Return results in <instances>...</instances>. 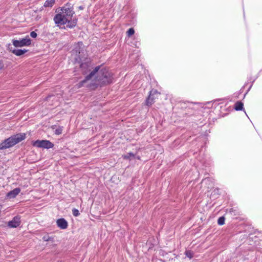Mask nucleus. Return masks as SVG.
<instances>
[{
    "mask_svg": "<svg viewBox=\"0 0 262 262\" xmlns=\"http://www.w3.org/2000/svg\"><path fill=\"white\" fill-rule=\"evenodd\" d=\"M20 192V189L19 188H16L13 190L10 191L7 194V197L9 199L15 198Z\"/></svg>",
    "mask_w": 262,
    "mask_h": 262,
    "instance_id": "11",
    "label": "nucleus"
},
{
    "mask_svg": "<svg viewBox=\"0 0 262 262\" xmlns=\"http://www.w3.org/2000/svg\"><path fill=\"white\" fill-rule=\"evenodd\" d=\"M27 52V50L26 49H14L12 51V53L16 56H21Z\"/></svg>",
    "mask_w": 262,
    "mask_h": 262,
    "instance_id": "12",
    "label": "nucleus"
},
{
    "mask_svg": "<svg viewBox=\"0 0 262 262\" xmlns=\"http://www.w3.org/2000/svg\"><path fill=\"white\" fill-rule=\"evenodd\" d=\"M20 223V217L18 216H16L14 217L12 220L8 222V225L11 228H16L19 226Z\"/></svg>",
    "mask_w": 262,
    "mask_h": 262,
    "instance_id": "9",
    "label": "nucleus"
},
{
    "mask_svg": "<svg viewBox=\"0 0 262 262\" xmlns=\"http://www.w3.org/2000/svg\"><path fill=\"white\" fill-rule=\"evenodd\" d=\"M130 45L132 47L138 48L140 43L137 38H133V41L130 42Z\"/></svg>",
    "mask_w": 262,
    "mask_h": 262,
    "instance_id": "14",
    "label": "nucleus"
},
{
    "mask_svg": "<svg viewBox=\"0 0 262 262\" xmlns=\"http://www.w3.org/2000/svg\"><path fill=\"white\" fill-rule=\"evenodd\" d=\"M217 223L220 225H223L225 224V218L223 216L220 217L217 221Z\"/></svg>",
    "mask_w": 262,
    "mask_h": 262,
    "instance_id": "19",
    "label": "nucleus"
},
{
    "mask_svg": "<svg viewBox=\"0 0 262 262\" xmlns=\"http://www.w3.org/2000/svg\"><path fill=\"white\" fill-rule=\"evenodd\" d=\"M42 239L44 241H50V237L48 236H44L43 237H42Z\"/></svg>",
    "mask_w": 262,
    "mask_h": 262,
    "instance_id": "23",
    "label": "nucleus"
},
{
    "mask_svg": "<svg viewBox=\"0 0 262 262\" xmlns=\"http://www.w3.org/2000/svg\"><path fill=\"white\" fill-rule=\"evenodd\" d=\"M13 45L15 47H22L24 46H28L31 44V39L28 36L26 38H22L20 40L13 39L12 40Z\"/></svg>",
    "mask_w": 262,
    "mask_h": 262,
    "instance_id": "5",
    "label": "nucleus"
},
{
    "mask_svg": "<svg viewBox=\"0 0 262 262\" xmlns=\"http://www.w3.org/2000/svg\"><path fill=\"white\" fill-rule=\"evenodd\" d=\"M62 132V127L59 126L57 128H56L55 130V134L57 135H59L61 134Z\"/></svg>",
    "mask_w": 262,
    "mask_h": 262,
    "instance_id": "17",
    "label": "nucleus"
},
{
    "mask_svg": "<svg viewBox=\"0 0 262 262\" xmlns=\"http://www.w3.org/2000/svg\"><path fill=\"white\" fill-rule=\"evenodd\" d=\"M32 145L38 148H43L46 149L52 148L54 146L53 143L50 141L46 140H37L33 142Z\"/></svg>",
    "mask_w": 262,
    "mask_h": 262,
    "instance_id": "4",
    "label": "nucleus"
},
{
    "mask_svg": "<svg viewBox=\"0 0 262 262\" xmlns=\"http://www.w3.org/2000/svg\"><path fill=\"white\" fill-rule=\"evenodd\" d=\"M57 226L61 229H66L67 228L68 224L67 221L63 218L58 219L56 221Z\"/></svg>",
    "mask_w": 262,
    "mask_h": 262,
    "instance_id": "10",
    "label": "nucleus"
},
{
    "mask_svg": "<svg viewBox=\"0 0 262 262\" xmlns=\"http://www.w3.org/2000/svg\"><path fill=\"white\" fill-rule=\"evenodd\" d=\"M152 97H155V99L158 98V96H156L155 95V96H152Z\"/></svg>",
    "mask_w": 262,
    "mask_h": 262,
    "instance_id": "26",
    "label": "nucleus"
},
{
    "mask_svg": "<svg viewBox=\"0 0 262 262\" xmlns=\"http://www.w3.org/2000/svg\"><path fill=\"white\" fill-rule=\"evenodd\" d=\"M80 69L83 74H86L91 71L92 66L91 62H85L81 63Z\"/></svg>",
    "mask_w": 262,
    "mask_h": 262,
    "instance_id": "7",
    "label": "nucleus"
},
{
    "mask_svg": "<svg viewBox=\"0 0 262 262\" xmlns=\"http://www.w3.org/2000/svg\"><path fill=\"white\" fill-rule=\"evenodd\" d=\"M113 74L107 69L102 66L96 67L81 81L76 86L77 88L85 86L94 90L98 86H102L113 82Z\"/></svg>",
    "mask_w": 262,
    "mask_h": 262,
    "instance_id": "1",
    "label": "nucleus"
},
{
    "mask_svg": "<svg viewBox=\"0 0 262 262\" xmlns=\"http://www.w3.org/2000/svg\"><path fill=\"white\" fill-rule=\"evenodd\" d=\"M134 33H135V30H134V28H129L128 30V31H127V34L128 37H130L132 35H133L134 34Z\"/></svg>",
    "mask_w": 262,
    "mask_h": 262,
    "instance_id": "18",
    "label": "nucleus"
},
{
    "mask_svg": "<svg viewBox=\"0 0 262 262\" xmlns=\"http://www.w3.org/2000/svg\"><path fill=\"white\" fill-rule=\"evenodd\" d=\"M160 95V93L157 90L152 89L150 91L148 97L147 98L146 103L148 106L151 105L154 102L155 97H152V96H158Z\"/></svg>",
    "mask_w": 262,
    "mask_h": 262,
    "instance_id": "6",
    "label": "nucleus"
},
{
    "mask_svg": "<svg viewBox=\"0 0 262 262\" xmlns=\"http://www.w3.org/2000/svg\"><path fill=\"white\" fill-rule=\"evenodd\" d=\"M30 36L32 38H36L37 37V33L35 31H32L30 33Z\"/></svg>",
    "mask_w": 262,
    "mask_h": 262,
    "instance_id": "21",
    "label": "nucleus"
},
{
    "mask_svg": "<svg viewBox=\"0 0 262 262\" xmlns=\"http://www.w3.org/2000/svg\"><path fill=\"white\" fill-rule=\"evenodd\" d=\"M4 67V63L2 60H0V70L3 69Z\"/></svg>",
    "mask_w": 262,
    "mask_h": 262,
    "instance_id": "24",
    "label": "nucleus"
},
{
    "mask_svg": "<svg viewBox=\"0 0 262 262\" xmlns=\"http://www.w3.org/2000/svg\"><path fill=\"white\" fill-rule=\"evenodd\" d=\"M55 0H46L43 4L45 7H52L55 4Z\"/></svg>",
    "mask_w": 262,
    "mask_h": 262,
    "instance_id": "13",
    "label": "nucleus"
},
{
    "mask_svg": "<svg viewBox=\"0 0 262 262\" xmlns=\"http://www.w3.org/2000/svg\"><path fill=\"white\" fill-rule=\"evenodd\" d=\"M134 158H136V159H138V160H140V156H136L135 155V157H134Z\"/></svg>",
    "mask_w": 262,
    "mask_h": 262,
    "instance_id": "25",
    "label": "nucleus"
},
{
    "mask_svg": "<svg viewBox=\"0 0 262 262\" xmlns=\"http://www.w3.org/2000/svg\"><path fill=\"white\" fill-rule=\"evenodd\" d=\"M25 133H18L11 136L0 143V150H4L12 147L25 140Z\"/></svg>",
    "mask_w": 262,
    "mask_h": 262,
    "instance_id": "3",
    "label": "nucleus"
},
{
    "mask_svg": "<svg viewBox=\"0 0 262 262\" xmlns=\"http://www.w3.org/2000/svg\"><path fill=\"white\" fill-rule=\"evenodd\" d=\"M243 103L241 102H237L235 104V109L236 111H240L243 109Z\"/></svg>",
    "mask_w": 262,
    "mask_h": 262,
    "instance_id": "15",
    "label": "nucleus"
},
{
    "mask_svg": "<svg viewBox=\"0 0 262 262\" xmlns=\"http://www.w3.org/2000/svg\"><path fill=\"white\" fill-rule=\"evenodd\" d=\"M57 13L54 17L53 20L57 27L67 25V27L73 28L77 23V19L73 17L75 12L72 6L68 3L62 7H59L56 10Z\"/></svg>",
    "mask_w": 262,
    "mask_h": 262,
    "instance_id": "2",
    "label": "nucleus"
},
{
    "mask_svg": "<svg viewBox=\"0 0 262 262\" xmlns=\"http://www.w3.org/2000/svg\"><path fill=\"white\" fill-rule=\"evenodd\" d=\"M186 255L188 257L190 258H191L192 257V253H191V252L188 251H186Z\"/></svg>",
    "mask_w": 262,
    "mask_h": 262,
    "instance_id": "22",
    "label": "nucleus"
},
{
    "mask_svg": "<svg viewBox=\"0 0 262 262\" xmlns=\"http://www.w3.org/2000/svg\"><path fill=\"white\" fill-rule=\"evenodd\" d=\"M135 157V154L132 152H128L126 155H123L122 157L124 159H128L130 160V158H133Z\"/></svg>",
    "mask_w": 262,
    "mask_h": 262,
    "instance_id": "16",
    "label": "nucleus"
},
{
    "mask_svg": "<svg viewBox=\"0 0 262 262\" xmlns=\"http://www.w3.org/2000/svg\"><path fill=\"white\" fill-rule=\"evenodd\" d=\"M72 213L74 216H78L80 214L79 210L76 208L72 209Z\"/></svg>",
    "mask_w": 262,
    "mask_h": 262,
    "instance_id": "20",
    "label": "nucleus"
},
{
    "mask_svg": "<svg viewBox=\"0 0 262 262\" xmlns=\"http://www.w3.org/2000/svg\"><path fill=\"white\" fill-rule=\"evenodd\" d=\"M83 44L82 42H78L74 45V48L73 50V54H78V58H80V54L83 50Z\"/></svg>",
    "mask_w": 262,
    "mask_h": 262,
    "instance_id": "8",
    "label": "nucleus"
}]
</instances>
